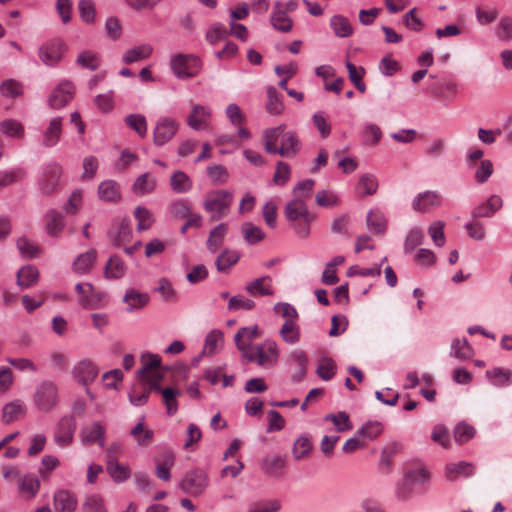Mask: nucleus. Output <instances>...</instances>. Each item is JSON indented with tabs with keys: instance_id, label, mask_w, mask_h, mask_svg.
I'll return each mask as SVG.
<instances>
[{
	"instance_id": "nucleus-10",
	"label": "nucleus",
	"mask_w": 512,
	"mask_h": 512,
	"mask_svg": "<svg viewBox=\"0 0 512 512\" xmlns=\"http://www.w3.org/2000/svg\"><path fill=\"white\" fill-rule=\"evenodd\" d=\"M259 467L268 478H283L287 467V457L282 454H267L260 460Z\"/></svg>"
},
{
	"instance_id": "nucleus-28",
	"label": "nucleus",
	"mask_w": 512,
	"mask_h": 512,
	"mask_svg": "<svg viewBox=\"0 0 512 512\" xmlns=\"http://www.w3.org/2000/svg\"><path fill=\"white\" fill-rule=\"evenodd\" d=\"M272 282L270 276L257 278L247 284L246 291L251 296H271L274 294Z\"/></svg>"
},
{
	"instance_id": "nucleus-16",
	"label": "nucleus",
	"mask_w": 512,
	"mask_h": 512,
	"mask_svg": "<svg viewBox=\"0 0 512 512\" xmlns=\"http://www.w3.org/2000/svg\"><path fill=\"white\" fill-rule=\"evenodd\" d=\"M288 364L295 369V372L291 375V381L293 383L301 382L308 368V357L306 353L300 349L292 351L288 357Z\"/></svg>"
},
{
	"instance_id": "nucleus-20",
	"label": "nucleus",
	"mask_w": 512,
	"mask_h": 512,
	"mask_svg": "<svg viewBox=\"0 0 512 512\" xmlns=\"http://www.w3.org/2000/svg\"><path fill=\"white\" fill-rule=\"evenodd\" d=\"M18 489L24 499L31 500L37 495L40 489V481L36 475L26 474L19 477Z\"/></svg>"
},
{
	"instance_id": "nucleus-36",
	"label": "nucleus",
	"mask_w": 512,
	"mask_h": 512,
	"mask_svg": "<svg viewBox=\"0 0 512 512\" xmlns=\"http://www.w3.org/2000/svg\"><path fill=\"white\" fill-rule=\"evenodd\" d=\"M64 227V216L56 210H49L46 214V229L48 234L52 237H58Z\"/></svg>"
},
{
	"instance_id": "nucleus-18",
	"label": "nucleus",
	"mask_w": 512,
	"mask_h": 512,
	"mask_svg": "<svg viewBox=\"0 0 512 512\" xmlns=\"http://www.w3.org/2000/svg\"><path fill=\"white\" fill-rule=\"evenodd\" d=\"M211 111L203 105H194L187 118L188 125L194 130H205L209 126Z\"/></svg>"
},
{
	"instance_id": "nucleus-37",
	"label": "nucleus",
	"mask_w": 512,
	"mask_h": 512,
	"mask_svg": "<svg viewBox=\"0 0 512 512\" xmlns=\"http://www.w3.org/2000/svg\"><path fill=\"white\" fill-rule=\"evenodd\" d=\"M487 378L497 387H505L512 384V370L496 367L486 371Z\"/></svg>"
},
{
	"instance_id": "nucleus-50",
	"label": "nucleus",
	"mask_w": 512,
	"mask_h": 512,
	"mask_svg": "<svg viewBox=\"0 0 512 512\" xmlns=\"http://www.w3.org/2000/svg\"><path fill=\"white\" fill-rule=\"evenodd\" d=\"M344 256H336L330 262L327 263L325 270L322 274V282L325 285H333L338 282V277L336 275V267L340 266L344 263Z\"/></svg>"
},
{
	"instance_id": "nucleus-49",
	"label": "nucleus",
	"mask_w": 512,
	"mask_h": 512,
	"mask_svg": "<svg viewBox=\"0 0 512 512\" xmlns=\"http://www.w3.org/2000/svg\"><path fill=\"white\" fill-rule=\"evenodd\" d=\"M223 334L219 330H212L208 333L202 354L214 355L223 346Z\"/></svg>"
},
{
	"instance_id": "nucleus-21",
	"label": "nucleus",
	"mask_w": 512,
	"mask_h": 512,
	"mask_svg": "<svg viewBox=\"0 0 512 512\" xmlns=\"http://www.w3.org/2000/svg\"><path fill=\"white\" fill-rule=\"evenodd\" d=\"M62 134V118L54 117L50 120L43 133L42 144L46 148L54 147L60 140Z\"/></svg>"
},
{
	"instance_id": "nucleus-6",
	"label": "nucleus",
	"mask_w": 512,
	"mask_h": 512,
	"mask_svg": "<svg viewBox=\"0 0 512 512\" xmlns=\"http://www.w3.org/2000/svg\"><path fill=\"white\" fill-rule=\"evenodd\" d=\"M242 351L248 361L256 362L262 367H271L278 359L277 346L273 341H267L265 344L249 347Z\"/></svg>"
},
{
	"instance_id": "nucleus-2",
	"label": "nucleus",
	"mask_w": 512,
	"mask_h": 512,
	"mask_svg": "<svg viewBox=\"0 0 512 512\" xmlns=\"http://www.w3.org/2000/svg\"><path fill=\"white\" fill-rule=\"evenodd\" d=\"M233 195L227 190H215L207 193L203 207L211 214V221H218L224 218L232 205Z\"/></svg>"
},
{
	"instance_id": "nucleus-19",
	"label": "nucleus",
	"mask_w": 512,
	"mask_h": 512,
	"mask_svg": "<svg viewBox=\"0 0 512 512\" xmlns=\"http://www.w3.org/2000/svg\"><path fill=\"white\" fill-rule=\"evenodd\" d=\"M97 256V251L94 248L81 253L72 263L73 272L79 275L89 273L97 260Z\"/></svg>"
},
{
	"instance_id": "nucleus-24",
	"label": "nucleus",
	"mask_w": 512,
	"mask_h": 512,
	"mask_svg": "<svg viewBox=\"0 0 512 512\" xmlns=\"http://www.w3.org/2000/svg\"><path fill=\"white\" fill-rule=\"evenodd\" d=\"M54 508L57 512H73L77 507V498L68 490H59L54 494Z\"/></svg>"
},
{
	"instance_id": "nucleus-39",
	"label": "nucleus",
	"mask_w": 512,
	"mask_h": 512,
	"mask_svg": "<svg viewBox=\"0 0 512 512\" xmlns=\"http://www.w3.org/2000/svg\"><path fill=\"white\" fill-rule=\"evenodd\" d=\"M130 435L134 438L139 446H148L154 438V431L145 427L143 419L137 423L130 431Z\"/></svg>"
},
{
	"instance_id": "nucleus-3",
	"label": "nucleus",
	"mask_w": 512,
	"mask_h": 512,
	"mask_svg": "<svg viewBox=\"0 0 512 512\" xmlns=\"http://www.w3.org/2000/svg\"><path fill=\"white\" fill-rule=\"evenodd\" d=\"M285 216L289 221L298 223L295 229L300 237L309 235V225L314 216L309 212L306 203L292 199L285 207Z\"/></svg>"
},
{
	"instance_id": "nucleus-62",
	"label": "nucleus",
	"mask_w": 512,
	"mask_h": 512,
	"mask_svg": "<svg viewBox=\"0 0 512 512\" xmlns=\"http://www.w3.org/2000/svg\"><path fill=\"white\" fill-rule=\"evenodd\" d=\"M475 435V428L466 423H459L454 429V439L457 443L463 444L472 439Z\"/></svg>"
},
{
	"instance_id": "nucleus-26",
	"label": "nucleus",
	"mask_w": 512,
	"mask_h": 512,
	"mask_svg": "<svg viewBox=\"0 0 512 512\" xmlns=\"http://www.w3.org/2000/svg\"><path fill=\"white\" fill-rule=\"evenodd\" d=\"M475 473V466L471 462L460 461L450 463L445 467V476L447 480L454 481L459 476L470 477Z\"/></svg>"
},
{
	"instance_id": "nucleus-58",
	"label": "nucleus",
	"mask_w": 512,
	"mask_h": 512,
	"mask_svg": "<svg viewBox=\"0 0 512 512\" xmlns=\"http://www.w3.org/2000/svg\"><path fill=\"white\" fill-rule=\"evenodd\" d=\"M141 360L144 365L137 372L140 378H145L146 374L153 369L159 368L161 365V358L157 354L145 353L141 356Z\"/></svg>"
},
{
	"instance_id": "nucleus-52",
	"label": "nucleus",
	"mask_w": 512,
	"mask_h": 512,
	"mask_svg": "<svg viewBox=\"0 0 512 512\" xmlns=\"http://www.w3.org/2000/svg\"><path fill=\"white\" fill-rule=\"evenodd\" d=\"M367 226L374 234H383L386 228V220L383 213L378 210L370 211L367 216Z\"/></svg>"
},
{
	"instance_id": "nucleus-59",
	"label": "nucleus",
	"mask_w": 512,
	"mask_h": 512,
	"mask_svg": "<svg viewBox=\"0 0 512 512\" xmlns=\"http://www.w3.org/2000/svg\"><path fill=\"white\" fill-rule=\"evenodd\" d=\"M280 334L283 340L289 344H294L299 341L300 330L297 322H284Z\"/></svg>"
},
{
	"instance_id": "nucleus-47",
	"label": "nucleus",
	"mask_w": 512,
	"mask_h": 512,
	"mask_svg": "<svg viewBox=\"0 0 512 512\" xmlns=\"http://www.w3.org/2000/svg\"><path fill=\"white\" fill-rule=\"evenodd\" d=\"M259 335L258 326L243 327L235 335L234 341L240 350H245L247 345Z\"/></svg>"
},
{
	"instance_id": "nucleus-34",
	"label": "nucleus",
	"mask_w": 512,
	"mask_h": 512,
	"mask_svg": "<svg viewBox=\"0 0 512 512\" xmlns=\"http://www.w3.org/2000/svg\"><path fill=\"white\" fill-rule=\"evenodd\" d=\"M126 270L124 261L118 255H113L105 265L104 275L107 279H120L126 274Z\"/></svg>"
},
{
	"instance_id": "nucleus-25",
	"label": "nucleus",
	"mask_w": 512,
	"mask_h": 512,
	"mask_svg": "<svg viewBox=\"0 0 512 512\" xmlns=\"http://www.w3.org/2000/svg\"><path fill=\"white\" fill-rule=\"evenodd\" d=\"M157 187V179L151 173H143L136 178L132 185V191L138 196L151 194Z\"/></svg>"
},
{
	"instance_id": "nucleus-1",
	"label": "nucleus",
	"mask_w": 512,
	"mask_h": 512,
	"mask_svg": "<svg viewBox=\"0 0 512 512\" xmlns=\"http://www.w3.org/2000/svg\"><path fill=\"white\" fill-rule=\"evenodd\" d=\"M264 150L268 154H277L285 158H293L301 149V142L294 131H287L281 124L264 130L262 134Z\"/></svg>"
},
{
	"instance_id": "nucleus-60",
	"label": "nucleus",
	"mask_w": 512,
	"mask_h": 512,
	"mask_svg": "<svg viewBox=\"0 0 512 512\" xmlns=\"http://www.w3.org/2000/svg\"><path fill=\"white\" fill-rule=\"evenodd\" d=\"M346 67L348 69V75L351 82L355 85L356 89L360 92H365L366 85L362 81L364 76V69L362 67H356L354 64L347 62Z\"/></svg>"
},
{
	"instance_id": "nucleus-56",
	"label": "nucleus",
	"mask_w": 512,
	"mask_h": 512,
	"mask_svg": "<svg viewBox=\"0 0 512 512\" xmlns=\"http://www.w3.org/2000/svg\"><path fill=\"white\" fill-rule=\"evenodd\" d=\"M166 302H176L178 300V293L174 289L172 283L165 278L158 281V286L155 289Z\"/></svg>"
},
{
	"instance_id": "nucleus-8",
	"label": "nucleus",
	"mask_w": 512,
	"mask_h": 512,
	"mask_svg": "<svg viewBox=\"0 0 512 512\" xmlns=\"http://www.w3.org/2000/svg\"><path fill=\"white\" fill-rule=\"evenodd\" d=\"M79 303L89 309L101 308L107 302V295L94 289L90 283H78L75 286Z\"/></svg>"
},
{
	"instance_id": "nucleus-53",
	"label": "nucleus",
	"mask_w": 512,
	"mask_h": 512,
	"mask_svg": "<svg viewBox=\"0 0 512 512\" xmlns=\"http://www.w3.org/2000/svg\"><path fill=\"white\" fill-rule=\"evenodd\" d=\"M314 185L315 181L312 179H306L299 182L293 189V200L306 203V201L311 197Z\"/></svg>"
},
{
	"instance_id": "nucleus-23",
	"label": "nucleus",
	"mask_w": 512,
	"mask_h": 512,
	"mask_svg": "<svg viewBox=\"0 0 512 512\" xmlns=\"http://www.w3.org/2000/svg\"><path fill=\"white\" fill-rule=\"evenodd\" d=\"M228 231L229 226L227 223H220L211 229L206 241V247L211 253H215L222 247Z\"/></svg>"
},
{
	"instance_id": "nucleus-44",
	"label": "nucleus",
	"mask_w": 512,
	"mask_h": 512,
	"mask_svg": "<svg viewBox=\"0 0 512 512\" xmlns=\"http://www.w3.org/2000/svg\"><path fill=\"white\" fill-rule=\"evenodd\" d=\"M312 442L308 436L298 437L292 447V455L294 460L299 461L310 455L312 451Z\"/></svg>"
},
{
	"instance_id": "nucleus-40",
	"label": "nucleus",
	"mask_w": 512,
	"mask_h": 512,
	"mask_svg": "<svg viewBox=\"0 0 512 512\" xmlns=\"http://www.w3.org/2000/svg\"><path fill=\"white\" fill-rule=\"evenodd\" d=\"M283 97L275 87L269 86L267 88V103L266 111L272 115H280L284 110Z\"/></svg>"
},
{
	"instance_id": "nucleus-31",
	"label": "nucleus",
	"mask_w": 512,
	"mask_h": 512,
	"mask_svg": "<svg viewBox=\"0 0 512 512\" xmlns=\"http://www.w3.org/2000/svg\"><path fill=\"white\" fill-rule=\"evenodd\" d=\"M26 413L25 405L20 400L7 403L2 410V422L10 424L20 420Z\"/></svg>"
},
{
	"instance_id": "nucleus-42",
	"label": "nucleus",
	"mask_w": 512,
	"mask_h": 512,
	"mask_svg": "<svg viewBox=\"0 0 512 512\" xmlns=\"http://www.w3.org/2000/svg\"><path fill=\"white\" fill-rule=\"evenodd\" d=\"M241 234L249 245H254L265 238L262 229L251 222H244L241 225Z\"/></svg>"
},
{
	"instance_id": "nucleus-54",
	"label": "nucleus",
	"mask_w": 512,
	"mask_h": 512,
	"mask_svg": "<svg viewBox=\"0 0 512 512\" xmlns=\"http://www.w3.org/2000/svg\"><path fill=\"white\" fill-rule=\"evenodd\" d=\"M134 217L137 220V230H148L154 223V217L150 210L145 207L138 206L135 208Z\"/></svg>"
},
{
	"instance_id": "nucleus-64",
	"label": "nucleus",
	"mask_w": 512,
	"mask_h": 512,
	"mask_svg": "<svg viewBox=\"0 0 512 512\" xmlns=\"http://www.w3.org/2000/svg\"><path fill=\"white\" fill-rule=\"evenodd\" d=\"M424 241V233L420 228H413L406 237L404 249L410 253Z\"/></svg>"
},
{
	"instance_id": "nucleus-32",
	"label": "nucleus",
	"mask_w": 512,
	"mask_h": 512,
	"mask_svg": "<svg viewBox=\"0 0 512 512\" xmlns=\"http://www.w3.org/2000/svg\"><path fill=\"white\" fill-rule=\"evenodd\" d=\"M106 469L112 479L117 483L124 482L131 476L129 467L120 464L113 456L107 455Z\"/></svg>"
},
{
	"instance_id": "nucleus-43",
	"label": "nucleus",
	"mask_w": 512,
	"mask_h": 512,
	"mask_svg": "<svg viewBox=\"0 0 512 512\" xmlns=\"http://www.w3.org/2000/svg\"><path fill=\"white\" fill-rule=\"evenodd\" d=\"M170 186L176 193H186L192 189V180L183 171H176L170 177Z\"/></svg>"
},
{
	"instance_id": "nucleus-11",
	"label": "nucleus",
	"mask_w": 512,
	"mask_h": 512,
	"mask_svg": "<svg viewBox=\"0 0 512 512\" xmlns=\"http://www.w3.org/2000/svg\"><path fill=\"white\" fill-rule=\"evenodd\" d=\"M174 73L180 78H189L197 74L200 68V60L193 55L179 54L171 60Z\"/></svg>"
},
{
	"instance_id": "nucleus-57",
	"label": "nucleus",
	"mask_w": 512,
	"mask_h": 512,
	"mask_svg": "<svg viewBox=\"0 0 512 512\" xmlns=\"http://www.w3.org/2000/svg\"><path fill=\"white\" fill-rule=\"evenodd\" d=\"M174 461L175 458L173 453L169 452L166 454L162 463L156 462V476L163 481H169L171 479L170 469L174 465Z\"/></svg>"
},
{
	"instance_id": "nucleus-9",
	"label": "nucleus",
	"mask_w": 512,
	"mask_h": 512,
	"mask_svg": "<svg viewBox=\"0 0 512 512\" xmlns=\"http://www.w3.org/2000/svg\"><path fill=\"white\" fill-rule=\"evenodd\" d=\"M179 129V123L171 117H160L153 129V143L161 147L171 141Z\"/></svg>"
},
{
	"instance_id": "nucleus-46",
	"label": "nucleus",
	"mask_w": 512,
	"mask_h": 512,
	"mask_svg": "<svg viewBox=\"0 0 512 512\" xmlns=\"http://www.w3.org/2000/svg\"><path fill=\"white\" fill-rule=\"evenodd\" d=\"M378 183L376 178L371 174H363L360 176L356 186V191L359 196L364 197L376 193Z\"/></svg>"
},
{
	"instance_id": "nucleus-55",
	"label": "nucleus",
	"mask_w": 512,
	"mask_h": 512,
	"mask_svg": "<svg viewBox=\"0 0 512 512\" xmlns=\"http://www.w3.org/2000/svg\"><path fill=\"white\" fill-rule=\"evenodd\" d=\"M325 420L332 422L338 432L349 431L353 428L349 415L344 411L328 414L325 416Z\"/></svg>"
},
{
	"instance_id": "nucleus-4",
	"label": "nucleus",
	"mask_w": 512,
	"mask_h": 512,
	"mask_svg": "<svg viewBox=\"0 0 512 512\" xmlns=\"http://www.w3.org/2000/svg\"><path fill=\"white\" fill-rule=\"evenodd\" d=\"M33 401L36 408L48 413L56 408L59 402V393L57 385L50 380L40 382L35 389Z\"/></svg>"
},
{
	"instance_id": "nucleus-61",
	"label": "nucleus",
	"mask_w": 512,
	"mask_h": 512,
	"mask_svg": "<svg viewBox=\"0 0 512 512\" xmlns=\"http://www.w3.org/2000/svg\"><path fill=\"white\" fill-rule=\"evenodd\" d=\"M444 227L445 223L443 221H434L428 228L432 241L438 247H442L445 244Z\"/></svg>"
},
{
	"instance_id": "nucleus-22",
	"label": "nucleus",
	"mask_w": 512,
	"mask_h": 512,
	"mask_svg": "<svg viewBox=\"0 0 512 512\" xmlns=\"http://www.w3.org/2000/svg\"><path fill=\"white\" fill-rule=\"evenodd\" d=\"M503 201L498 195H492L486 202L478 205L472 212L474 218L492 217L498 210L502 208Z\"/></svg>"
},
{
	"instance_id": "nucleus-17",
	"label": "nucleus",
	"mask_w": 512,
	"mask_h": 512,
	"mask_svg": "<svg viewBox=\"0 0 512 512\" xmlns=\"http://www.w3.org/2000/svg\"><path fill=\"white\" fill-rule=\"evenodd\" d=\"M442 199L436 191H425L419 193L412 202V208L421 213L430 211L431 209L441 206Z\"/></svg>"
},
{
	"instance_id": "nucleus-35",
	"label": "nucleus",
	"mask_w": 512,
	"mask_h": 512,
	"mask_svg": "<svg viewBox=\"0 0 512 512\" xmlns=\"http://www.w3.org/2000/svg\"><path fill=\"white\" fill-rule=\"evenodd\" d=\"M241 255L236 250L224 249L216 258L215 265L219 272L226 273L240 259Z\"/></svg>"
},
{
	"instance_id": "nucleus-41",
	"label": "nucleus",
	"mask_w": 512,
	"mask_h": 512,
	"mask_svg": "<svg viewBox=\"0 0 512 512\" xmlns=\"http://www.w3.org/2000/svg\"><path fill=\"white\" fill-rule=\"evenodd\" d=\"M148 301V294L138 292L134 289L127 290L123 297V302L126 304L128 310L143 308Z\"/></svg>"
},
{
	"instance_id": "nucleus-13",
	"label": "nucleus",
	"mask_w": 512,
	"mask_h": 512,
	"mask_svg": "<svg viewBox=\"0 0 512 512\" xmlns=\"http://www.w3.org/2000/svg\"><path fill=\"white\" fill-rule=\"evenodd\" d=\"M72 374L78 383L88 386L97 378L99 369L93 361L83 359L73 367Z\"/></svg>"
},
{
	"instance_id": "nucleus-45",
	"label": "nucleus",
	"mask_w": 512,
	"mask_h": 512,
	"mask_svg": "<svg viewBox=\"0 0 512 512\" xmlns=\"http://www.w3.org/2000/svg\"><path fill=\"white\" fill-rule=\"evenodd\" d=\"M330 26L338 37H349L353 33V28L349 20L342 15H334L330 19Z\"/></svg>"
},
{
	"instance_id": "nucleus-51",
	"label": "nucleus",
	"mask_w": 512,
	"mask_h": 512,
	"mask_svg": "<svg viewBox=\"0 0 512 512\" xmlns=\"http://www.w3.org/2000/svg\"><path fill=\"white\" fill-rule=\"evenodd\" d=\"M451 355L459 360H467L473 356V349L467 339H455L451 344Z\"/></svg>"
},
{
	"instance_id": "nucleus-30",
	"label": "nucleus",
	"mask_w": 512,
	"mask_h": 512,
	"mask_svg": "<svg viewBox=\"0 0 512 512\" xmlns=\"http://www.w3.org/2000/svg\"><path fill=\"white\" fill-rule=\"evenodd\" d=\"M98 196L107 202H118L121 199L120 185L114 180H104L98 186Z\"/></svg>"
},
{
	"instance_id": "nucleus-33",
	"label": "nucleus",
	"mask_w": 512,
	"mask_h": 512,
	"mask_svg": "<svg viewBox=\"0 0 512 512\" xmlns=\"http://www.w3.org/2000/svg\"><path fill=\"white\" fill-rule=\"evenodd\" d=\"M39 279V271L35 266L26 265L23 266L17 272V285L22 289H27L32 287L38 282Z\"/></svg>"
},
{
	"instance_id": "nucleus-12",
	"label": "nucleus",
	"mask_w": 512,
	"mask_h": 512,
	"mask_svg": "<svg viewBox=\"0 0 512 512\" xmlns=\"http://www.w3.org/2000/svg\"><path fill=\"white\" fill-rule=\"evenodd\" d=\"M207 482V476L202 470H193L186 473L179 487L184 493L198 496L207 486Z\"/></svg>"
},
{
	"instance_id": "nucleus-29",
	"label": "nucleus",
	"mask_w": 512,
	"mask_h": 512,
	"mask_svg": "<svg viewBox=\"0 0 512 512\" xmlns=\"http://www.w3.org/2000/svg\"><path fill=\"white\" fill-rule=\"evenodd\" d=\"M270 21L272 26L281 32H289L293 26L291 18L287 16L286 11L283 9V4L280 1H277L274 5V11Z\"/></svg>"
},
{
	"instance_id": "nucleus-63",
	"label": "nucleus",
	"mask_w": 512,
	"mask_h": 512,
	"mask_svg": "<svg viewBox=\"0 0 512 512\" xmlns=\"http://www.w3.org/2000/svg\"><path fill=\"white\" fill-rule=\"evenodd\" d=\"M496 35L501 41L512 40V17L503 16L497 26Z\"/></svg>"
},
{
	"instance_id": "nucleus-48",
	"label": "nucleus",
	"mask_w": 512,
	"mask_h": 512,
	"mask_svg": "<svg viewBox=\"0 0 512 512\" xmlns=\"http://www.w3.org/2000/svg\"><path fill=\"white\" fill-rule=\"evenodd\" d=\"M125 124L141 138L147 135V121L142 114H129L124 119Z\"/></svg>"
},
{
	"instance_id": "nucleus-15",
	"label": "nucleus",
	"mask_w": 512,
	"mask_h": 512,
	"mask_svg": "<svg viewBox=\"0 0 512 512\" xmlns=\"http://www.w3.org/2000/svg\"><path fill=\"white\" fill-rule=\"evenodd\" d=\"M74 85L69 81L61 82L52 92L49 104L54 109H60L69 103L74 96Z\"/></svg>"
},
{
	"instance_id": "nucleus-14",
	"label": "nucleus",
	"mask_w": 512,
	"mask_h": 512,
	"mask_svg": "<svg viewBox=\"0 0 512 512\" xmlns=\"http://www.w3.org/2000/svg\"><path fill=\"white\" fill-rule=\"evenodd\" d=\"M64 53V44L60 40L47 42L39 49V58L47 66L57 64Z\"/></svg>"
},
{
	"instance_id": "nucleus-5",
	"label": "nucleus",
	"mask_w": 512,
	"mask_h": 512,
	"mask_svg": "<svg viewBox=\"0 0 512 512\" xmlns=\"http://www.w3.org/2000/svg\"><path fill=\"white\" fill-rule=\"evenodd\" d=\"M63 168L56 161L46 163L38 179L39 190L43 195H53L60 190Z\"/></svg>"
},
{
	"instance_id": "nucleus-27",
	"label": "nucleus",
	"mask_w": 512,
	"mask_h": 512,
	"mask_svg": "<svg viewBox=\"0 0 512 512\" xmlns=\"http://www.w3.org/2000/svg\"><path fill=\"white\" fill-rule=\"evenodd\" d=\"M81 441L84 445L98 442L100 447L105 444V431L99 422L93 423L91 426L84 427L81 430Z\"/></svg>"
},
{
	"instance_id": "nucleus-7",
	"label": "nucleus",
	"mask_w": 512,
	"mask_h": 512,
	"mask_svg": "<svg viewBox=\"0 0 512 512\" xmlns=\"http://www.w3.org/2000/svg\"><path fill=\"white\" fill-rule=\"evenodd\" d=\"M76 429L77 421L73 415L62 416L53 430L54 443L60 448L70 446L74 441Z\"/></svg>"
},
{
	"instance_id": "nucleus-38",
	"label": "nucleus",
	"mask_w": 512,
	"mask_h": 512,
	"mask_svg": "<svg viewBox=\"0 0 512 512\" xmlns=\"http://www.w3.org/2000/svg\"><path fill=\"white\" fill-rule=\"evenodd\" d=\"M153 52V48L150 44H141L139 46L133 47L129 49L124 55H123V62L125 64H132L141 60H144Z\"/></svg>"
}]
</instances>
